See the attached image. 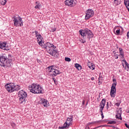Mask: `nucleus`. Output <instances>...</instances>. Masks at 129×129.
Returning a JSON list of instances; mask_svg holds the SVG:
<instances>
[{"mask_svg":"<svg viewBox=\"0 0 129 129\" xmlns=\"http://www.w3.org/2000/svg\"><path fill=\"white\" fill-rule=\"evenodd\" d=\"M36 38L39 46L45 49L51 56H55L56 55L57 52L54 50V44H51L50 42L44 44L43 41V37H42L41 34H39V36Z\"/></svg>","mask_w":129,"mask_h":129,"instance_id":"1","label":"nucleus"},{"mask_svg":"<svg viewBox=\"0 0 129 129\" xmlns=\"http://www.w3.org/2000/svg\"><path fill=\"white\" fill-rule=\"evenodd\" d=\"M5 88L8 92L12 93L14 91H18L21 89V86L19 85H16L14 83H7L5 85Z\"/></svg>","mask_w":129,"mask_h":129,"instance_id":"2","label":"nucleus"},{"mask_svg":"<svg viewBox=\"0 0 129 129\" xmlns=\"http://www.w3.org/2000/svg\"><path fill=\"white\" fill-rule=\"evenodd\" d=\"M29 89L32 93H42V87L40 85H37V84H32L30 85L29 86Z\"/></svg>","mask_w":129,"mask_h":129,"instance_id":"3","label":"nucleus"},{"mask_svg":"<svg viewBox=\"0 0 129 129\" xmlns=\"http://www.w3.org/2000/svg\"><path fill=\"white\" fill-rule=\"evenodd\" d=\"M47 69L48 75L51 77H55V76H57V75L61 74L60 71L55 69V67H54V66H49L47 68Z\"/></svg>","mask_w":129,"mask_h":129,"instance_id":"4","label":"nucleus"},{"mask_svg":"<svg viewBox=\"0 0 129 129\" xmlns=\"http://www.w3.org/2000/svg\"><path fill=\"white\" fill-rule=\"evenodd\" d=\"M80 35L82 36L83 38L85 37H87L88 39H90L91 38H93V33L89 29H86L84 30L81 29L79 31Z\"/></svg>","mask_w":129,"mask_h":129,"instance_id":"5","label":"nucleus"},{"mask_svg":"<svg viewBox=\"0 0 129 129\" xmlns=\"http://www.w3.org/2000/svg\"><path fill=\"white\" fill-rule=\"evenodd\" d=\"M28 95L25 91L22 90L18 93V97L20 103H25L26 102V98H27Z\"/></svg>","mask_w":129,"mask_h":129,"instance_id":"6","label":"nucleus"},{"mask_svg":"<svg viewBox=\"0 0 129 129\" xmlns=\"http://www.w3.org/2000/svg\"><path fill=\"white\" fill-rule=\"evenodd\" d=\"M14 26L15 27H23L24 22L22 18L20 16H15L13 17Z\"/></svg>","mask_w":129,"mask_h":129,"instance_id":"7","label":"nucleus"},{"mask_svg":"<svg viewBox=\"0 0 129 129\" xmlns=\"http://www.w3.org/2000/svg\"><path fill=\"white\" fill-rule=\"evenodd\" d=\"M73 123V117H71L70 118L68 117L67 119V121L64 123L62 126H59L58 128L59 129H67L69 128L70 125H72Z\"/></svg>","mask_w":129,"mask_h":129,"instance_id":"8","label":"nucleus"},{"mask_svg":"<svg viewBox=\"0 0 129 129\" xmlns=\"http://www.w3.org/2000/svg\"><path fill=\"white\" fill-rule=\"evenodd\" d=\"M106 102V100L105 99H103L100 102V111L101 112V115L102 116V119L104 118V115H103V109L104 108V106H105V103Z\"/></svg>","mask_w":129,"mask_h":129,"instance_id":"9","label":"nucleus"},{"mask_svg":"<svg viewBox=\"0 0 129 129\" xmlns=\"http://www.w3.org/2000/svg\"><path fill=\"white\" fill-rule=\"evenodd\" d=\"M85 19L86 20H89L92 17L94 16V11L92 9H89L87 10L86 12Z\"/></svg>","mask_w":129,"mask_h":129,"instance_id":"10","label":"nucleus"},{"mask_svg":"<svg viewBox=\"0 0 129 129\" xmlns=\"http://www.w3.org/2000/svg\"><path fill=\"white\" fill-rule=\"evenodd\" d=\"M66 6L68 7H74L76 4V0H66L64 2Z\"/></svg>","mask_w":129,"mask_h":129,"instance_id":"11","label":"nucleus"},{"mask_svg":"<svg viewBox=\"0 0 129 129\" xmlns=\"http://www.w3.org/2000/svg\"><path fill=\"white\" fill-rule=\"evenodd\" d=\"M7 60V56H6V55L3 54L0 56V66L2 67L5 66V63H6Z\"/></svg>","mask_w":129,"mask_h":129,"instance_id":"12","label":"nucleus"},{"mask_svg":"<svg viewBox=\"0 0 129 129\" xmlns=\"http://www.w3.org/2000/svg\"><path fill=\"white\" fill-rule=\"evenodd\" d=\"M116 94V87H111L110 90V96L114 98L115 97V94Z\"/></svg>","mask_w":129,"mask_h":129,"instance_id":"13","label":"nucleus"},{"mask_svg":"<svg viewBox=\"0 0 129 129\" xmlns=\"http://www.w3.org/2000/svg\"><path fill=\"white\" fill-rule=\"evenodd\" d=\"M39 103L40 104H42L43 105V106H44V107H48V104H49V102H48V101H47V100L42 98L41 99L40 101H39Z\"/></svg>","mask_w":129,"mask_h":129,"instance_id":"14","label":"nucleus"},{"mask_svg":"<svg viewBox=\"0 0 129 129\" xmlns=\"http://www.w3.org/2000/svg\"><path fill=\"white\" fill-rule=\"evenodd\" d=\"M122 113V112L121 111V108H119L117 111L116 114V118H117L118 119H120V120H122V118L121 117V114Z\"/></svg>","mask_w":129,"mask_h":129,"instance_id":"15","label":"nucleus"},{"mask_svg":"<svg viewBox=\"0 0 129 129\" xmlns=\"http://www.w3.org/2000/svg\"><path fill=\"white\" fill-rule=\"evenodd\" d=\"M0 49L6 50V51H9V50H10V49L7 47V44H6V43H0Z\"/></svg>","mask_w":129,"mask_h":129,"instance_id":"16","label":"nucleus"},{"mask_svg":"<svg viewBox=\"0 0 129 129\" xmlns=\"http://www.w3.org/2000/svg\"><path fill=\"white\" fill-rule=\"evenodd\" d=\"M119 57H121V59H124V53L123 50L121 47L119 48Z\"/></svg>","mask_w":129,"mask_h":129,"instance_id":"17","label":"nucleus"},{"mask_svg":"<svg viewBox=\"0 0 129 129\" xmlns=\"http://www.w3.org/2000/svg\"><path fill=\"white\" fill-rule=\"evenodd\" d=\"M88 66L89 68H90V69H91L92 70H94V69H95V66L94 65V63H93V62L88 61Z\"/></svg>","mask_w":129,"mask_h":129,"instance_id":"18","label":"nucleus"},{"mask_svg":"<svg viewBox=\"0 0 129 129\" xmlns=\"http://www.w3.org/2000/svg\"><path fill=\"white\" fill-rule=\"evenodd\" d=\"M12 62L10 60H7L4 63V66H3L2 67H11L12 66Z\"/></svg>","mask_w":129,"mask_h":129,"instance_id":"19","label":"nucleus"},{"mask_svg":"<svg viewBox=\"0 0 129 129\" xmlns=\"http://www.w3.org/2000/svg\"><path fill=\"white\" fill-rule=\"evenodd\" d=\"M36 6H35V9L36 10H40L41 8H42V6L41 5V4H40V2H36L35 3Z\"/></svg>","mask_w":129,"mask_h":129,"instance_id":"20","label":"nucleus"},{"mask_svg":"<svg viewBox=\"0 0 129 129\" xmlns=\"http://www.w3.org/2000/svg\"><path fill=\"white\" fill-rule=\"evenodd\" d=\"M75 67H76V68H77V69H78V70L79 71L82 69V67H81V66H80V64L78 63H75Z\"/></svg>","mask_w":129,"mask_h":129,"instance_id":"21","label":"nucleus"},{"mask_svg":"<svg viewBox=\"0 0 129 129\" xmlns=\"http://www.w3.org/2000/svg\"><path fill=\"white\" fill-rule=\"evenodd\" d=\"M113 82L114 83L112 84L111 87H116V84H117L116 79H113Z\"/></svg>","mask_w":129,"mask_h":129,"instance_id":"22","label":"nucleus"},{"mask_svg":"<svg viewBox=\"0 0 129 129\" xmlns=\"http://www.w3.org/2000/svg\"><path fill=\"white\" fill-rule=\"evenodd\" d=\"M114 4L115 5V6H118V5H120L121 3V0H114Z\"/></svg>","mask_w":129,"mask_h":129,"instance_id":"23","label":"nucleus"},{"mask_svg":"<svg viewBox=\"0 0 129 129\" xmlns=\"http://www.w3.org/2000/svg\"><path fill=\"white\" fill-rule=\"evenodd\" d=\"M7 0H2L1 2V4L2 6H5V5L7 4Z\"/></svg>","mask_w":129,"mask_h":129,"instance_id":"24","label":"nucleus"},{"mask_svg":"<svg viewBox=\"0 0 129 129\" xmlns=\"http://www.w3.org/2000/svg\"><path fill=\"white\" fill-rule=\"evenodd\" d=\"M115 123H116V121H115V120L109 121L108 122V124H115Z\"/></svg>","mask_w":129,"mask_h":129,"instance_id":"25","label":"nucleus"},{"mask_svg":"<svg viewBox=\"0 0 129 129\" xmlns=\"http://www.w3.org/2000/svg\"><path fill=\"white\" fill-rule=\"evenodd\" d=\"M120 33V29H118L116 30V35H119Z\"/></svg>","mask_w":129,"mask_h":129,"instance_id":"26","label":"nucleus"},{"mask_svg":"<svg viewBox=\"0 0 129 129\" xmlns=\"http://www.w3.org/2000/svg\"><path fill=\"white\" fill-rule=\"evenodd\" d=\"M99 122H101V120H98V121H93V122H92L90 123V124H91V123H99Z\"/></svg>","mask_w":129,"mask_h":129,"instance_id":"27","label":"nucleus"},{"mask_svg":"<svg viewBox=\"0 0 129 129\" xmlns=\"http://www.w3.org/2000/svg\"><path fill=\"white\" fill-rule=\"evenodd\" d=\"M64 60L67 62H70V61H71V59H70L69 57H65Z\"/></svg>","mask_w":129,"mask_h":129,"instance_id":"28","label":"nucleus"},{"mask_svg":"<svg viewBox=\"0 0 129 129\" xmlns=\"http://www.w3.org/2000/svg\"><path fill=\"white\" fill-rule=\"evenodd\" d=\"M123 62H124L125 66L128 67V66H129L128 63L126 62V60H125V59H123Z\"/></svg>","mask_w":129,"mask_h":129,"instance_id":"29","label":"nucleus"},{"mask_svg":"<svg viewBox=\"0 0 129 129\" xmlns=\"http://www.w3.org/2000/svg\"><path fill=\"white\" fill-rule=\"evenodd\" d=\"M101 80H103V77L99 76V78H98L99 83L101 82Z\"/></svg>","mask_w":129,"mask_h":129,"instance_id":"30","label":"nucleus"},{"mask_svg":"<svg viewBox=\"0 0 129 129\" xmlns=\"http://www.w3.org/2000/svg\"><path fill=\"white\" fill-rule=\"evenodd\" d=\"M120 103H121V102H119L118 103H116L115 104V105H116V106H117L118 107V106H119L120 105Z\"/></svg>","mask_w":129,"mask_h":129,"instance_id":"31","label":"nucleus"},{"mask_svg":"<svg viewBox=\"0 0 129 129\" xmlns=\"http://www.w3.org/2000/svg\"><path fill=\"white\" fill-rule=\"evenodd\" d=\"M35 36L37 38L38 36H39V32H38V31H35Z\"/></svg>","mask_w":129,"mask_h":129,"instance_id":"32","label":"nucleus"},{"mask_svg":"<svg viewBox=\"0 0 129 129\" xmlns=\"http://www.w3.org/2000/svg\"><path fill=\"white\" fill-rule=\"evenodd\" d=\"M114 57H115V59H118V54H115V53H114Z\"/></svg>","mask_w":129,"mask_h":129,"instance_id":"33","label":"nucleus"},{"mask_svg":"<svg viewBox=\"0 0 129 129\" xmlns=\"http://www.w3.org/2000/svg\"><path fill=\"white\" fill-rule=\"evenodd\" d=\"M81 43H82L83 44H84V43H86V41L85 40H83V39H82L81 40Z\"/></svg>","mask_w":129,"mask_h":129,"instance_id":"34","label":"nucleus"},{"mask_svg":"<svg viewBox=\"0 0 129 129\" xmlns=\"http://www.w3.org/2000/svg\"><path fill=\"white\" fill-rule=\"evenodd\" d=\"M53 50H54V51H56V53H55V54L54 55H52V56H56H56H57V50H56V49H55V46L53 45Z\"/></svg>","mask_w":129,"mask_h":129,"instance_id":"35","label":"nucleus"},{"mask_svg":"<svg viewBox=\"0 0 129 129\" xmlns=\"http://www.w3.org/2000/svg\"><path fill=\"white\" fill-rule=\"evenodd\" d=\"M106 107L107 109H108V108H109V104H108V102H107Z\"/></svg>","mask_w":129,"mask_h":129,"instance_id":"36","label":"nucleus"},{"mask_svg":"<svg viewBox=\"0 0 129 129\" xmlns=\"http://www.w3.org/2000/svg\"><path fill=\"white\" fill-rule=\"evenodd\" d=\"M53 81H54L55 84H57V82L56 81V79L55 78H52Z\"/></svg>","mask_w":129,"mask_h":129,"instance_id":"37","label":"nucleus"},{"mask_svg":"<svg viewBox=\"0 0 129 129\" xmlns=\"http://www.w3.org/2000/svg\"><path fill=\"white\" fill-rule=\"evenodd\" d=\"M124 125L126 126V127H127V128H129V125L127 124V123H125Z\"/></svg>","mask_w":129,"mask_h":129,"instance_id":"38","label":"nucleus"},{"mask_svg":"<svg viewBox=\"0 0 129 129\" xmlns=\"http://www.w3.org/2000/svg\"><path fill=\"white\" fill-rule=\"evenodd\" d=\"M56 28H53L50 30V32H55Z\"/></svg>","mask_w":129,"mask_h":129,"instance_id":"39","label":"nucleus"},{"mask_svg":"<svg viewBox=\"0 0 129 129\" xmlns=\"http://www.w3.org/2000/svg\"><path fill=\"white\" fill-rule=\"evenodd\" d=\"M126 36H127V38L128 39V38H129V32H128L127 33Z\"/></svg>","mask_w":129,"mask_h":129,"instance_id":"40","label":"nucleus"},{"mask_svg":"<svg viewBox=\"0 0 129 129\" xmlns=\"http://www.w3.org/2000/svg\"><path fill=\"white\" fill-rule=\"evenodd\" d=\"M85 103V101L83 100L82 103V105H84Z\"/></svg>","mask_w":129,"mask_h":129,"instance_id":"41","label":"nucleus"},{"mask_svg":"<svg viewBox=\"0 0 129 129\" xmlns=\"http://www.w3.org/2000/svg\"><path fill=\"white\" fill-rule=\"evenodd\" d=\"M94 79H95L94 77H92L91 78V80H92V81H93Z\"/></svg>","mask_w":129,"mask_h":129,"instance_id":"42","label":"nucleus"},{"mask_svg":"<svg viewBox=\"0 0 129 129\" xmlns=\"http://www.w3.org/2000/svg\"><path fill=\"white\" fill-rule=\"evenodd\" d=\"M126 111H127V113H128L129 112V109H127Z\"/></svg>","mask_w":129,"mask_h":129,"instance_id":"43","label":"nucleus"},{"mask_svg":"<svg viewBox=\"0 0 129 129\" xmlns=\"http://www.w3.org/2000/svg\"><path fill=\"white\" fill-rule=\"evenodd\" d=\"M114 52H115L114 51H113V53H114Z\"/></svg>","mask_w":129,"mask_h":129,"instance_id":"44","label":"nucleus"},{"mask_svg":"<svg viewBox=\"0 0 129 129\" xmlns=\"http://www.w3.org/2000/svg\"><path fill=\"white\" fill-rule=\"evenodd\" d=\"M109 126H112L111 125H109Z\"/></svg>","mask_w":129,"mask_h":129,"instance_id":"45","label":"nucleus"}]
</instances>
